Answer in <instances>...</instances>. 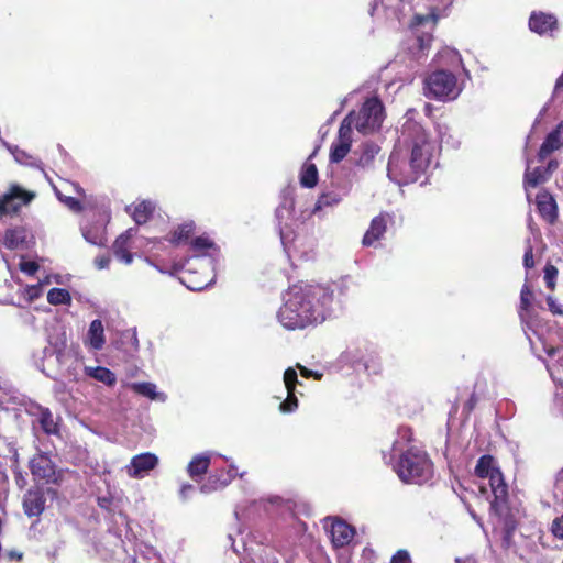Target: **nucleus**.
<instances>
[{
    "mask_svg": "<svg viewBox=\"0 0 563 563\" xmlns=\"http://www.w3.org/2000/svg\"><path fill=\"white\" fill-rule=\"evenodd\" d=\"M438 58L441 63L449 65L454 68L455 66H462V58L456 49L445 47L438 54Z\"/></svg>",
    "mask_w": 563,
    "mask_h": 563,
    "instance_id": "32",
    "label": "nucleus"
},
{
    "mask_svg": "<svg viewBox=\"0 0 563 563\" xmlns=\"http://www.w3.org/2000/svg\"><path fill=\"white\" fill-rule=\"evenodd\" d=\"M1 242L5 249L11 251L22 247L27 243V230L24 227L7 229Z\"/></svg>",
    "mask_w": 563,
    "mask_h": 563,
    "instance_id": "19",
    "label": "nucleus"
},
{
    "mask_svg": "<svg viewBox=\"0 0 563 563\" xmlns=\"http://www.w3.org/2000/svg\"><path fill=\"white\" fill-rule=\"evenodd\" d=\"M95 264L96 266L99 268V269H103V268H107L110 264V257L108 256H101V257H97L95 260Z\"/></svg>",
    "mask_w": 563,
    "mask_h": 563,
    "instance_id": "51",
    "label": "nucleus"
},
{
    "mask_svg": "<svg viewBox=\"0 0 563 563\" xmlns=\"http://www.w3.org/2000/svg\"><path fill=\"white\" fill-rule=\"evenodd\" d=\"M426 23L433 24V21L429 16L417 15L415 18V22L411 24V27L415 30L417 26Z\"/></svg>",
    "mask_w": 563,
    "mask_h": 563,
    "instance_id": "49",
    "label": "nucleus"
},
{
    "mask_svg": "<svg viewBox=\"0 0 563 563\" xmlns=\"http://www.w3.org/2000/svg\"><path fill=\"white\" fill-rule=\"evenodd\" d=\"M351 143H336L335 146L331 150L330 161L332 163L341 162L350 152Z\"/></svg>",
    "mask_w": 563,
    "mask_h": 563,
    "instance_id": "34",
    "label": "nucleus"
},
{
    "mask_svg": "<svg viewBox=\"0 0 563 563\" xmlns=\"http://www.w3.org/2000/svg\"><path fill=\"white\" fill-rule=\"evenodd\" d=\"M413 43L409 49L417 59H420L429 51L432 42V35L429 32L418 34L417 31H413Z\"/></svg>",
    "mask_w": 563,
    "mask_h": 563,
    "instance_id": "24",
    "label": "nucleus"
},
{
    "mask_svg": "<svg viewBox=\"0 0 563 563\" xmlns=\"http://www.w3.org/2000/svg\"><path fill=\"white\" fill-rule=\"evenodd\" d=\"M330 532L333 545L336 548L349 544L355 534L354 528L341 519L332 523Z\"/></svg>",
    "mask_w": 563,
    "mask_h": 563,
    "instance_id": "18",
    "label": "nucleus"
},
{
    "mask_svg": "<svg viewBox=\"0 0 563 563\" xmlns=\"http://www.w3.org/2000/svg\"><path fill=\"white\" fill-rule=\"evenodd\" d=\"M523 266L527 268V269H530L534 266V260H533V247L530 243V241L528 240V244H527V247H526V251H525V255H523Z\"/></svg>",
    "mask_w": 563,
    "mask_h": 563,
    "instance_id": "40",
    "label": "nucleus"
},
{
    "mask_svg": "<svg viewBox=\"0 0 563 563\" xmlns=\"http://www.w3.org/2000/svg\"><path fill=\"white\" fill-rule=\"evenodd\" d=\"M191 273H188V276L186 277L188 280L185 282L187 287L191 290H201L203 289L207 285H208V282L205 280V282H194L191 280Z\"/></svg>",
    "mask_w": 563,
    "mask_h": 563,
    "instance_id": "46",
    "label": "nucleus"
},
{
    "mask_svg": "<svg viewBox=\"0 0 563 563\" xmlns=\"http://www.w3.org/2000/svg\"><path fill=\"white\" fill-rule=\"evenodd\" d=\"M29 467L35 482L58 485L63 479L62 472L56 470L55 463L46 453L35 454L30 460Z\"/></svg>",
    "mask_w": 563,
    "mask_h": 563,
    "instance_id": "8",
    "label": "nucleus"
},
{
    "mask_svg": "<svg viewBox=\"0 0 563 563\" xmlns=\"http://www.w3.org/2000/svg\"><path fill=\"white\" fill-rule=\"evenodd\" d=\"M495 470H499L495 465V459L489 454H485L478 459L474 473L479 478H487Z\"/></svg>",
    "mask_w": 563,
    "mask_h": 563,
    "instance_id": "28",
    "label": "nucleus"
},
{
    "mask_svg": "<svg viewBox=\"0 0 563 563\" xmlns=\"http://www.w3.org/2000/svg\"><path fill=\"white\" fill-rule=\"evenodd\" d=\"M435 128L441 141L446 136L452 137V135L449 134V128L445 124L437 123Z\"/></svg>",
    "mask_w": 563,
    "mask_h": 563,
    "instance_id": "50",
    "label": "nucleus"
},
{
    "mask_svg": "<svg viewBox=\"0 0 563 563\" xmlns=\"http://www.w3.org/2000/svg\"><path fill=\"white\" fill-rule=\"evenodd\" d=\"M92 350L100 351L104 343V329L102 321L100 319H95L91 321L87 334V342H86Z\"/></svg>",
    "mask_w": 563,
    "mask_h": 563,
    "instance_id": "22",
    "label": "nucleus"
},
{
    "mask_svg": "<svg viewBox=\"0 0 563 563\" xmlns=\"http://www.w3.org/2000/svg\"><path fill=\"white\" fill-rule=\"evenodd\" d=\"M42 285L43 283H38L36 285L27 286L26 295L30 300H35L42 296Z\"/></svg>",
    "mask_w": 563,
    "mask_h": 563,
    "instance_id": "42",
    "label": "nucleus"
},
{
    "mask_svg": "<svg viewBox=\"0 0 563 563\" xmlns=\"http://www.w3.org/2000/svg\"><path fill=\"white\" fill-rule=\"evenodd\" d=\"M135 234V230L130 228L121 233L114 241L112 245V251L114 256L129 265L133 262V254L130 252L131 249V240Z\"/></svg>",
    "mask_w": 563,
    "mask_h": 563,
    "instance_id": "16",
    "label": "nucleus"
},
{
    "mask_svg": "<svg viewBox=\"0 0 563 563\" xmlns=\"http://www.w3.org/2000/svg\"><path fill=\"white\" fill-rule=\"evenodd\" d=\"M158 465V457L151 452L137 454L131 459L126 473L132 478H143Z\"/></svg>",
    "mask_w": 563,
    "mask_h": 563,
    "instance_id": "11",
    "label": "nucleus"
},
{
    "mask_svg": "<svg viewBox=\"0 0 563 563\" xmlns=\"http://www.w3.org/2000/svg\"><path fill=\"white\" fill-rule=\"evenodd\" d=\"M534 295L530 287L525 284L520 291V305H519V317L521 320H526L530 313V310L532 308V301H533Z\"/></svg>",
    "mask_w": 563,
    "mask_h": 563,
    "instance_id": "29",
    "label": "nucleus"
},
{
    "mask_svg": "<svg viewBox=\"0 0 563 563\" xmlns=\"http://www.w3.org/2000/svg\"><path fill=\"white\" fill-rule=\"evenodd\" d=\"M558 24L553 14L533 12L529 19V27L539 35H551Z\"/></svg>",
    "mask_w": 563,
    "mask_h": 563,
    "instance_id": "17",
    "label": "nucleus"
},
{
    "mask_svg": "<svg viewBox=\"0 0 563 563\" xmlns=\"http://www.w3.org/2000/svg\"><path fill=\"white\" fill-rule=\"evenodd\" d=\"M487 478L489 481V486L494 495V499L490 503V509L494 510L495 512H498L499 509L504 507L508 501V485L505 482L500 468L495 470V472Z\"/></svg>",
    "mask_w": 563,
    "mask_h": 563,
    "instance_id": "12",
    "label": "nucleus"
},
{
    "mask_svg": "<svg viewBox=\"0 0 563 563\" xmlns=\"http://www.w3.org/2000/svg\"><path fill=\"white\" fill-rule=\"evenodd\" d=\"M547 303L552 314L563 316V309L561 308L560 305L556 303L555 299L552 296H549L547 298Z\"/></svg>",
    "mask_w": 563,
    "mask_h": 563,
    "instance_id": "45",
    "label": "nucleus"
},
{
    "mask_svg": "<svg viewBox=\"0 0 563 563\" xmlns=\"http://www.w3.org/2000/svg\"><path fill=\"white\" fill-rule=\"evenodd\" d=\"M371 158H372V156H371V157H366V158H365V162H366V163H367V162H369V159H371Z\"/></svg>",
    "mask_w": 563,
    "mask_h": 563,
    "instance_id": "62",
    "label": "nucleus"
},
{
    "mask_svg": "<svg viewBox=\"0 0 563 563\" xmlns=\"http://www.w3.org/2000/svg\"><path fill=\"white\" fill-rule=\"evenodd\" d=\"M394 471L405 484L424 485L432 481L434 465L427 452L409 448L399 455Z\"/></svg>",
    "mask_w": 563,
    "mask_h": 563,
    "instance_id": "4",
    "label": "nucleus"
},
{
    "mask_svg": "<svg viewBox=\"0 0 563 563\" xmlns=\"http://www.w3.org/2000/svg\"><path fill=\"white\" fill-rule=\"evenodd\" d=\"M155 206L148 200H143L133 207L131 216L136 224H145L153 217Z\"/></svg>",
    "mask_w": 563,
    "mask_h": 563,
    "instance_id": "26",
    "label": "nucleus"
},
{
    "mask_svg": "<svg viewBox=\"0 0 563 563\" xmlns=\"http://www.w3.org/2000/svg\"><path fill=\"white\" fill-rule=\"evenodd\" d=\"M410 555L406 550H398L390 559V563H410Z\"/></svg>",
    "mask_w": 563,
    "mask_h": 563,
    "instance_id": "43",
    "label": "nucleus"
},
{
    "mask_svg": "<svg viewBox=\"0 0 563 563\" xmlns=\"http://www.w3.org/2000/svg\"><path fill=\"white\" fill-rule=\"evenodd\" d=\"M396 143L388 159V176L399 185L415 183L429 167L432 143Z\"/></svg>",
    "mask_w": 563,
    "mask_h": 563,
    "instance_id": "2",
    "label": "nucleus"
},
{
    "mask_svg": "<svg viewBox=\"0 0 563 563\" xmlns=\"http://www.w3.org/2000/svg\"><path fill=\"white\" fill-rule=\"evenodd\" d=\"M455 563H477L474 556L456 558Z\"/></svg>",
    "mask_w": 563,
    "mask_h": 563,
    "instance_id": "53",
    "label": "nucleus"
},
{
    "mask_svg": "<svg viewBox=\"0 0 563 563\" xmlns=\"http://www.w3.org/2000/svg\"><path fill=\"white\" fill-rule=\"evenodd\" d=\"M416 110L409 109L406 113V121L402 125V135L407 141H426L423 128L413 120Z\"/></svg>",
    "mask_w": 563,
    "mask_h": 563,
    "instance_id": "20",
    "label": "nucleus"
},
{
    "mask_svg": "<svg viewBox=\"0 0 563 563\" xmlns=\"http://www.w3.org/2000/svg\"><path fill=\"white\" fill-rule=\"evenodd\" d=\"M210 463L211 457L208 453L195 455L187 465V473L190 478L198 482L207 474Z\"/></svg>",
    "mask_w": 563,
    "mask_h": 563,
    "instance_id": "21",
    "label": "nucleus"
},
{
    "mask_svg": "<svg viewBox=\"0 0 563 563\" xmlns=\"http://www.w3.org/2000/svg\"><path fill=\"white\" fill-rule=\"evenodd\" d=\"M45 493L42 487L29 489L23 498V509L27 517H38L45 510Z\"/></svg>",
    "mask_w": 563,
    "mask_h": 563,
    "instance_id": "14",
    "label": "nucleus"
},
{
    "mask_svg": "<svg viewBox=\"0 0 563 563\" xmlns=\"http://www.w3.org/2000/svg\"><path fill=\"white\" fill-rule=\"evenodd\" d=\"M300 373L303 377L309 378L312 376V371L306 368L305 366L298 365Z\"/></svg>",
    "mask_w": 563,
    "mask_h": 563,
    "instance_id": "55",
    "label": "nucleus"
},
{
    "mask_svg": "<svg viewBox=\"0 0 563 563\" xmlns=\"http://www.w3.org/2000/svg\"><path fill=\"white\" fill-rule=\"evenodd\" d=\"M394 222V216L389 212H380L371 220L369 227L362 238L364 247L375 246L387 232L389 224Z\"/></svg>",
    "mask_w": 563,
    "mask_h": 563,
    "instance_id": "9",
    "label": "nucleus"
},
{
    "mask_svg": "<svg viewBox=\"0 0 563 563\" xmlns=\"http://www.w3.org/2000/svg\"><path fill=\"white\" fill-rule=\"evenodd\" d=\"M9 556L11 559H18V560H21L22 559V554L21 553H15V552H10L9 553Z\"/></svg>",
    "mask_w": 563,
    "mask_h": 563,
    "instance_id": "59",
    "label": "nucleus"
},
{
    "mask_svg": "<svg viewBox=\"0 0 563 563\" xmlns=\"http://www.w3.org/2000/svg\"><path fill=\"white\" fill-rule=\"evenodd\" d=\"M423 89L426 97L430 99L452 101L460 96L463 87L452 71L441 69L433 71L424 79Z\"/></svg>",
    "mask_w": 563,
    "mask_h": 563,
    "instance_id": "6",
    "label": "nucleus"
},
{
    "mask_svg": "<svg viewBox=\"0 0 563 563\" xmlns=\"http://www.w3.org/2000/svg\"><path fill=\"white\" fill-rule=\"evenodd\" d=\"M562 145L563 143H542L537 155L538 163L541 165L532 168V161H528L523 175V187L526 191L547 183L551 178L552 174L559 167V162L549 157L554 151L560 150Z\"/></svg>",
    "mask_w": 563,
    "mask_h": 563,
    "instance_id": "5",
    "label": "nucleus"
},
{
    "mask_svg": "<svg viewBox=\"0 0 563 563\" xmlns=\"http://www.w3.org/2000/svg\"><path fill=\"white\" fill-rule=\"evenodd\" d=\"M194 231L195 223L192 221L184 222L169 233L168 241L176 246L187 243L194 234Z\"/></svg>",
    "mask_w": 563,
    "mask_h": 563,
    "instance_id": "23",
    "label": "nucleus"
},
{
    "mask_svg": "<svg viewBox=\"0 0 563 563\" xmlns=\"http://www.w3.org/2000/svg\"><path fill=\"white\" fill-rule=\"evenodd\" d=\"M341 201V197L335 192H323L319 196L316 209H322L324 207H332Z\"/></svg>",
    "mask_w": 563,
    "mask_h": 563,
    "instance_id": "33",
    "label": "nucleus"
},
{
    "mask_svg": "<svg viewBox=\"0 0 563 563\" xmlns=\"http://www.w3.org/2000/svg\"><path fill=\"white\" fill-rule=\"evenodd\" d=\"M550 531L555 539L563 540V514L552 520Z\"/></svg>",
    "mask_w": 563,
    "mask_h": 563,
    "instance_id": "39",
    "label": "nucleus"
},
{
    "mask_svg": "<svg viewBox=\"0 0 563 563\" xmlns=\"http://www.w3.org/2000/svg\"><path fill=\"white\" fill-rule=\"evenodd\" d=\"M234 478L231 470L224 467L212 471L207 481L200 486L202 494H210L227 487Z\"/></svg>",
    "mask_w": 563,
    "mask_h": 563,
    "instance_id": "15",
    "label": "nucleus"
},
{
    "mask_svg": "<svg viewBox=\"0 0 563 563\" xmlns=\"http://www.w3.org/2000/svg\"><path fill=\"white\" fill-rule=\"evenodd\" d=\"M38 423L46 434H57L58 424L54 421L53 415L48 408H41L38 415Z\"/></svg>",
    "mask_w": 563,
    "mask_h": 563,
    "instance_id": "30",
    "label": "nucleus"
},
{
    "mask_svg": "<svg viewBox=\"0 0 563 563\" xmlns=\"http://www.w3.org/2000/svg\"><path fill=\"white\" fill-rule=\"evenodd\" d=\"M332 301L330 287L308 285L289 294L278 311V320L288 330L303 329L323 321Z\"/></svg>",
    "mask_w": 563,
    "mask_h": 563,
    "instance_id": "1",
    "label": "nucleus"
},
{
    "mask_svg": "<svg viewBox=\"0 0 563 563\" xmlns=\"http://www.w3.org/2000/svg\"><path fill=\"white\" fill-rule=\"evenodd\" d=\"M284 383L287 390V397L279 405L283 413L294 412L298 408V399L296 397V387L301 385L298 379L297 372L292 367H288L284 373Z\"/></svg>",
    "mask_w": 563,
    "mask_h": 563,
    "instance_id": "13",
    "label": "nucleus"
},
{
    "mask_svg": "<svg viewBox=\"0 0 563 563\" xmlns=\"http://www.w3.org/2000/svg\"><path fill=\"white\" fill-rule=\"evenodd\" d=\"M65 203L74 211H80L82 209L81 202L74 197H67Z\"/></svg>",
    "mask_w": 563,
    "mask_h": 563,
    "instance_id": "48",
    "label": "nucleus"
},
{
    "mask_svg": "<svg viewBox=\"0 0 563 563\" xmlns=\"http://www.w3.org/2000/svg\"><path fill=\"white\" fill-rule=\"evenodd\" d=\"M536 207L541 219L550 225L558 222L559 207L554 196L547 189L540 190L536 196Z\"/></svg>",
    "mask_w": 563,
    "mask_h": 563,
    "instance_id": "10",
    "label": "nucleus"
},
{
    "mask_svg": "<svg viewBox=\"0 0 563 563\" xmlns=\"http://www.w3.org/2000/svg\"><path fill=\"white\" fill-rule=\"evenodd\" d=\"M400 0H375L374 10H378L379 5L386 11L387 15L398 18L397 9L394 4L399 3Z\"/></svg>",
    "mask_w": 563,
    "mask_h": 563,
    "instance_id": "37",
    "label": "nucleus"
},
{
    "mask_svg": "<svg viewBox=\"0 0 563 563\" xmlns=\"http://www.w3.org/2000/svg\"><path fill=\"white\" fill-rule=\"evenodd\" d=\"M213 246V242L207 236H197L190 241V249L197 253H203Z\"/></svg>",
    "mask_w": 563,
    "mask_h": 563,
    "instance_id": "35",
    "label": "nucleus"
},
{
    "mask_svg": "<svg viewBox=\"0 0 563 563\" xmlns=\"http://www.w3.org/2000/svg\"><path fill=\"white\" fill-rule=\"evenodd\" d=\"M563 90V74L556 79L554 91L559 92Z\"/></svg>",
    "mask_w": 563,
    "mask_h": 563,
    "instance_id": "54",
    "label": "nucleus"
},
{
    "mask_svg": "<svg viewBox=\"0 0 563 563\" xmlns=\"http://www.w3.org/2000/svg\"><path fill=\"white\" fill-rule=\"evenodd\" d=\"M544 351H545V353H547L549 356H551V357H552V356H554V355H555V353H556L558 349H556V347H554V346H549V347H545V349H544Z\"/></svg>",
    "mask_w": 563,
    "mask_h": 563,
    "instance_id": "57",
    "label": "nucleus"
},
{
    "mask_svg": "<svg viewBox=\"0 0 563 563\" xmlns=\"http://www.w3.org/2000/svg\"><path fill=\"white\" fill-rule=\"evenodd\" d=\"M85 374L98 382L103 383L107 386H113L117 383L115 374L103 366H86Z\"/></svg>",
    "mask_w": 563,
    "mask_h": 563,
    "instance_id": "25",
    "label": "nucleus"
},
{
    "mask_svg": "<svg viewBox=\"0 0 563 563\" xmlns=\"http://www.w3.org/2000/svg\"><path fill=\"white\" fill-rule=\"evenodd\" d=\"M544 282H545V285L549 289L553 290L554 287H555V280H556V277H558V268L548 263L544 267Z\"/></svg>",
    "mask_w": 563,
    "mask_h": 563,
    "instance_id": "36",
    "label": "nucleus"
},
{
    "mask_svg": "<svg viewBox=\"0 0 563 563\" xmlns=\"http://www.w3.org/2000/svg\"><path fill=\"white\" fill-rule=\"evenodd\" d=\"M36 194L24 189L18 184H11L5 194L0 196V217L16 214L23 206L29 205Z\"/></svg>",
    "mask_w": 563,
    "mask_h": 563,
    "instance_id": "7",
    "label": "nucleus"
},
{
    "mask_svg": "<svg viewBox=\"0 0 563 563\" xmlns=\"http://www.w3.org/2000/svg\"><path fill=\"white\" fill-rule=\"evenodd\" d=\"M331 122H332V120L320 128L319 133H320V136L322 140H324L327 137Z\"/></svg>",
    "mask_w": 563,
    "mask_h": 563,
    "instance_id": "52",
    "label": "nucleus"
},
{
    "mask_svg": "<svg viewBox=\"0 0 563 563\" xmlns=\"http://www.w3.org/2000/svg\"><path fill=\"white\" fill-rule=\"evenodd\" d=\"M155 388H156L155 385L152 383H139V384L133 385V389L137 394L148 397L151 399L155 398V395H156Z\"/></svg>",
    "mask_w": 563,
    "mask_h": 563,
    "instance_id": "38",
    "label": "nucleus"
},
{
    "mask_svg": "<svg viewBox=\"0 0 563 563\" xmlns=\"http://www.w3.org/2000/svg\"><path fill=\"white\" fill-rule=\"evenodd\" d=\"M44 493L49 495L52 498L57 497V490L55 488L48 487L46 490H44Z\"/></svg>",
    "mask_w": 563,
    "mask_h": 563,
    "instance_id": "58",
    "label": "nucleus"
},
{
    "mask_svg": "<svg viewBox=\"0 0 563 563\" xmlns=\"http://www.w3.org/2000/svg\"><path fill=\"white\" fill-rule=\"evenodd\" d=\"M19 266L27 275H34L40 268V265L34 261H22Z\"/></svg>",
    "mask_w": 563,
    "mask_h": 563,
    "instance_id": "41",
    "label": "nucleus"
},
{
    "mask_svg": "<svg viewBox=\"0 0 563 563\" xmlns=\"http://www.w3.org/2000/svg\"><path fill=\"white\" fill-rule=\"evenodd\" d=\"M47 301L53 306L70 305L71 296L70 292L65 288H52L47 292Z\"/></svg>",
    "mask_w": 563,
    "mask_h": 563,
    "instance_id": "31",
    "label": "nucleus"
},
{
    "mask_svg": "<svg viewBox=\"0 0 563 563\" xmlns=\"http://www.w3.org/2000/svg\"><path fill=\"white\" fill-rule=\"evenodd\" d=\"M192 489H194V486L191 484L183 485V487L180 489V494L183 496H186L187 492H190Z\"/></svg>",
    "mask_w": 563,
    "mask_h": 563,
    "instance_id": "56",
    "label": "nucleus"
},
{
    "mask_svg": "<svg viewBox=\"0 0 563 563\" xmlns=\"http://www.w3.org/2000/svg\"><path fill=\"white\" fill-rule=\"evenodd\" d=\"M385 119V108L378 97L364 100L358 110L351 111L338 131V141H353L355 132L368 136L379 131Z\"/></svg>",
    "mask_w": 563,
    "mask_h": 563,
    "instance_id": "3",
    "label": "nucleus"
},
{
    "mask_svg": "<svg viewBox=\"0 0 563 563\" xmlns=\"http://www.w3.org/2000/svg\"><path fill=\"white\" fill-rule=\"evenodd\" d=\"M545 141H563V121L548 134Z\"/></svg>",
    "mask_w": 563,
    "mask_h": 563,
    "instance_id": "44",
    "label": "nucleus"
},
{
    "mask_svg": "<svg viewBox=\"0 0 563 563\" xmlns=\"http://www.w3.org/2000/svg\"><path fill=\"white\" fill-rule=\"evenodd\" d=\"M477 402H478V398H477L476 394L472 393L468 400L464 405V411H466L467 415H470L476 407Z\"/></svg>",
    "mask_w": 563,
    "mask_h": 563,
    "instance_id": "47",
    "label": "nucleus"
},
{
    "mask_svg": "<svg viewBox=\"0 0 563 563\" xmlns=\"http://www.w3.org/2000/svg\"><path fill=\"white\" fill-rule=\"evenodd\" d=\"M319 179L318 168L316 164L307 161L300 172V185L305 188H313Z\"/></svg>",
    "mask_w": 563,
    "mask_h": 563,
    "instance_id": "27",
    "label": "nucleus"
},
{
    "mask_svg": "<svg viewBox=\"0 0 563 563\" xmlns=\"http://www.w3.org/2000/svg\"><path fill=\"white\" fill-rule=\"evenodd\" d=\"M8 147H9V151H11L14 154L18 146L14 145V146H8Z\"/></svg>",
    "mask_w": 563,
    "mask_h": 563,
    "instance_id": "61",
    "label": "nucleus"
},
{
    "mask_svg": "<svg viewBox=\"0 0 563 563\" xmlns=\"http://www.w3.org/2000/svg\"><path fill=\"white\" fill-rule=\"evenodd\" d=\"M363 145V152L366 154L368 152V143H364Z\"/></svg>",
    "mask_w": 563,
    "mask_h": 563,
    "instance_id": "60",
    "label": "nucleus"
}]
</instances>
